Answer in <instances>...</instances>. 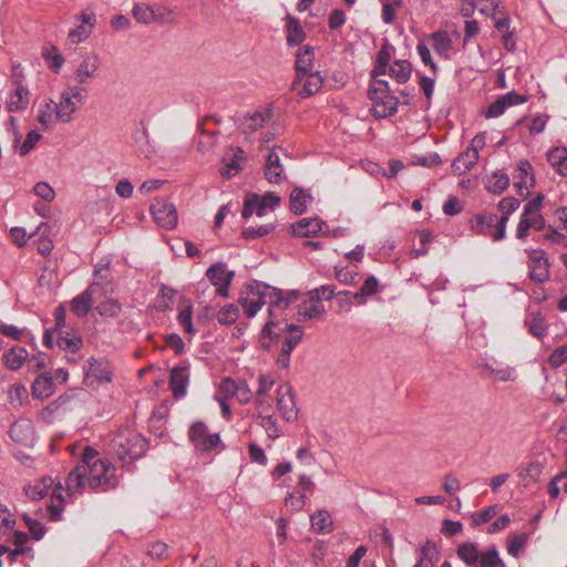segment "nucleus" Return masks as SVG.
I'll list each match as a JSON object with an SVG mask.
<instances>
[{
    "label": "nucleus",
    "instance_id": "f257e3e1",
    "mask_svg": "<svg viewBox=\"0 0 567 567\" xmlns=\"http://www.w3.org/2000/svg\"><path fill=\"white\" fill-rule=\"evenodd\" d=\"M389 82L385 80L372 81L368 89V96L372 102L371 114L377 118L392 116L398 111V99L392 94Z\"/></svg>",
    "mask_w": 567,
    "mask_h": 567
},
{
    "label": "nucleus",
    "instance_id": "f03ea898",
    "mask_svg": "<svg viewBox=\"0 0 567 567\" xmlns=\"http://www.w3.org/2000/svg\"><path fill=\"white\" fill-rule=\"evenodd\" d=\"M456 554L470 567H505L496 546L480 551L477 544L466 542L457 547Z\"/></svg>",
    "mask_w": 567,
    "mask_h": 567
},
{
    "label": "nucleus",
    "instance_id": "7ed1b4c3",
    "mask_svg": "<svg viewBox=\"0 0 567 567\" xmlns=\"http://www.w3.org/2000/svg\"><path fill=\"white\" fill-rule=\"evenodd\" d=\"M114 454L123 465L142 457L148 449L147 441L138 433L118 435L113 442Z\"/></svg>",
    "mask_w": 567,
    "mask_h": 567
},
{
    "label": "nucleus",
    "instance_id": "20e7f679",
    "mask_svg": "<svg viewBox=\"0 0 567 567\" xmlns=\"http://www.w3.org/2000/svg\"><path fill=\"white\" fill-rule=\"evenodd\" d=\"M281 197L272 192H267L265 195L257 193H248L244 200L241 210L243 218L247 219L256 214L258 217L265 216L268 212H274L280 207Z\"/></svg>",
    "mask_w": 567,
    "mask_h": 567
},
{
    "label": "nucleus",
    "instance_id": "39448f33",
    "mask_svg": "<svg viewBox=\"0 0 567 567\" xmlns=\"http://www.w3.org/2000/svg\"><path fill=\"white\" fill-rule=\"evenodd\" d=\"M276 300L270 301L269 319L265 323L260 332V346L265 350H269L274 343H278L284 333V328L280 327L279 320L275 319V311L281 310L280 302L284 300V292L280 289H274Z\"/></svg>",
    "mask_w": 567,
    "mask_h": 567
},
{
    "label": "nucleus",
    "instance_id": "423d86ee",
    "mask_svg": "<svg viewBox=\"0 0 567 567\" xmlns=\"http://www.w3.org/2000/svg\"><path fill=\"white\" fill-rule=\"evenodd\" d=\"M472 230L475 234L489 236L494 241L505 238L507 217H498L495 214L476 215L471 221Z\"/></svg>",
    "mask_w": 567,
    "mask_h": 567
},
{
    "label": "nucleus",
    "instance_id": "0eeeda50",
    "mask_svg": "<svg viewBox=\"0 0 567 567\" xmlns=\"http://www.w3.org/2000/svg\"><path fill=\"white\" fill-rule=\"evenodd\" d=\"M84 383L90 388H96L103 382H111L112 371L105 359L90 358L83 367Z\"/></svg>",
    "mask_w": 567,
    "mask_h": 567
},
{
    "label": "nucleus",
    "instance_id": "6e6552de",
    "mask_svg": "<svg viewBox=\"0 0 567 567\" xmlns=\"http://www.w3.org/2000/svg\"><path fill=\"white\" fill-rule=\"evenodd\" d=\"M528 276L537 284H544L549 279V261L547 254L543 249H527Z\"/></svg>",
    "mask_w": 567,
    "mask_h": 567
},
{
    "label": "nucleus",
    "instance_id": "1a4fd4ad",
    "mask_svg": "<svg viewBox=\"0 0 567 567\" xmlns=\"http://www.w3.org/2000/svg\"><path fill=\"white\" fill-rule=\"evenodd\" d=\"M154 221L164 229H174L178 221L177 210L174 204L156 198L150 207Z\"/></svg>",
    "mask_w": 567,
    "mask_h": 567
},
{
    "label": "nucleus",
    "instance_id": "9d476101",
    "mask_svg": "<svg viewBox=\"0 0 567 567\" xmlns=\"http://www.w3.org/2000/svg\"><path fill=\"white\" fill-rule=\"evenodd\" d=\"M188 437L195 449L200 452H209L220 444L219 434H209L206 424L200 421L192 424Z\"/></svg>",
    "mask_w": 567,
    "mask_h": 567
},
{
    "label": "nucleus",
    "instance_id": "9b49d317",
    "mask_svg": "<svg viewBox=\"0 0 567 567\" xmlns=\"http://www.w3.org/2000/svg\"><path fill=\"white\" fill-rule=\"evenodd\" d=\"M234 275V271L227 270L226 264L224 262H216L206 271V277L210 284L217 288L216 293L220 297H228V288Z\"/></svg>",
    "mask_w": 567,
    "mask_h": 567
},
{
    "label": "nucleus",
    "instance_id": "f8f14e48",
    "mask_svg": "<svg viewBox=\"0 0 567 567\" xmlns=\"http://www.w3.org/2000/svg\"><path fill=\"white\" fill-rule=\"evenodd\" d=\"M323 84V79L319 72H308L305 75H296L291 83V91L297 92L302 97H308L317 93Z\"/></svg>",
    "mask_w": 567,
    "mask_h": 567
},
{
    "label": "nucleus",
    "instance_id": "ddd939ff",
    "mask_svg": "<svg viewBox=\"0 0 567 567\" xmlns=\"http://www.w3.org/2000/svg\"><path fill=\"white\" fill-rule=\"evenodd\" d=\"M315 484L310 477L301 475L295 492L286 497V508L290 507L292 512L301 511L306 505V499L313 493Z\"/></svg>",
    "mask_w": 567,
    "mask_h": 567
},
{
    "label": "nucleus",
    "instance_id": "4468645a",
    "mask_svg": "<svg viewBox=\"0 0 567 567\" xmlns=\"http://www.w3.org/2000/svg\"><path fill=\"white\" fill-rule=\"evenodd\" d=\"M189 378L190 373L188 361H184L181 365L174 367L171 370L169 388L176 400L186 395Z\"/></svg>",
    "mask_w": 567,
    "mask_h": 567
},
{
    "label": "nucleus",
    "instance_id": "2eb2a0df",
    "mask_svg": "<svg viewBox=\"0 0 567 567\" xmlns=\"http://www.w3.org/2000/svg\"><path fill=\"white\" fill-rule=\"evenodd\" d=\"M101 285L100 281H93L83 292L72 299L71 310L78 317H85L92 309L93 302L97 300L95 296Z\"/></svg>",
    "mask_w": 567,
    "mask_h": 567
},
{
    "label": "nucleus",
    "instance_id": "dca6fc26",
    "mask_svg": "<svg viewBox=\"0 0 567 567\" xmlns=\"http://www.w3.org/2000/svg\"><path fill=\"white\" fill-rule=\"evenodd\" d=\"M514 186L520 196L529 194V188L534 186L535 179L533 167L528 161H519L513 174Z\"/></svg>",
    "mask_w": 567,
    "mask_h": 567
},
{
    "label": "nucleus",
    "instance_id": "f3484780",
    "mask_svg": "<svg viewBox=\"0 0 567 567\" xmlns=\"http://www.w3.org/2000/svg\"><path fill=\"white\" fill-rule=\"evenodd\" d=\"M434 52L444 60L451 59V51L453 49V41L446 31H435L427 35Z\"/></svg>",
    "mask_w": 567,
    "mask_h": 567
},
{
    "label": "nucleus",
    "instance_id": "a211bd4d",
    "mask_svg": "<svg viewBox=\"0 0 567 567\" xmlns=\"http://www.w3.org/2000/svg\"><path fill=\"white\" fill-rule=\"evenodd\" d=\"M295 68L296 75H305L308 72H313L315 64V48L311 45H302L295 52Z\"/></svg>",
    "mask_w": 567,
    "mask_h": 567
},
{
    "label": "nucleus",
    "instance_id": "6ab92c4d",
    "mask_svg": "<svg viewBox=\"0 0 567 567\" xmlns=\"http://www.w3.org/2000/svg\"><path fill=\"white\" fill-rule=\"evenodd\" d=\"M280 146H274L266 157L264 174L269 183H279L281 179L282 166L280 163Z\"/></svg>",
    "mask_w": 567,
    "mask_h": 567
},
{
    "label": "nucleus",
    "instance_id": "aec40b11",
    "mask_svg": "<svg viewBox=\"0 0 567 567\" xmlns=\"http://www.w3.org/2000/svg\"><path fill=\"white\" fill-rule=\"evenodd\" d=\"M270 117V111L265 113L255 112L247 114L236 121L238 128L246 135L256 132L260 128L265 122Z\"/></svg>",
    "mask_w": 567,
    "mask_h": 567
},
{
    "label": "nucleus",
    "instance_id": "412c9836",
    "mask_svg": "<svg viewBox=\"0 0 567 567\" xmlns=\"http://www.w3.org/2000/svg\"><path fill=\"white\" fill-rule=\"evenodd\" d=\"M440 551L435 543L427 540L417 551V561L413 567H435Z\"/></svg>",
    "mask_w": 567,
    "mask_h": 567
},
{
    "label": "nucleus",
    "instance_id": "4be33fe9",
    "mask_svg": "<svg viewBox=\"0 0 567 567\" xmlns=\"http://www.w3.org/2000/svg\"><path fill=\"white\" fill-rule=\"evenodd\" d=\"M99 69V58L95 54L86 55L75 70V81L84 84L93 78Z\"/></svg>",
    "mask_w": 567,
    "mask_h": 567
},
{
    "label": "nucleus",
    "instance_id": "5701e85b",
    "mask_svg": "<svg viewBox=\"0 0 567 567\" xmlns=\"http://www.w3.org/2000/svg\"><path fill=\"white\" fill-rule=\"evenodd\" d=\"M391 50L392 47L389 44V42H385L379 50L375 58L374 68L371 71L372 81L381 80L380 76L386 75L388 66L390 65L391 60Z\"/></svg>",
    "mask_w": 567,
    "mask_h": 567
},
{
    "label": "nucleus",
    "instance_id": "b1692460",
    "mask_svg": "<svg viewBox=\"0 0 567 567\" xmlns=\"http://www.w3.org/2000/svg\"><path fill=\"white\" fill-rule=\"evenodd\" d=\"M386 74L398 84H404L411 79L412 65L408 60H395L388 66Z\"/></svg>",
    "mask_w": 567,
    "mask_h": 567
},
{
    "label": "nucleus",
    "instance_id": "393cba45",
    "mask_svg": "<svg viewBox=\"0 0 567 567\" xmlns=\"http://www.w3.org/2000/svg\"><path fill=\"white\" fill-rule=\"evenodd\" d=\"M478 161V154L474 150H465L452 163V169L457 175H464L471 171Z\"/></svg>",
    "mask_w": 567,
    "mask_h": 567
},
{
    "label": "nucleus",
    "instance_id": "a878e982",
    "mask_svg": "<svg viewBox=\"0 0 567 567\" xmlns=\"http://www.w3.org/2000/svg\"><path fill=\"white\" fill-rule=\"evenodd\" d=\"M322 221L318 218H303L292 224L290 230L292 235L300 237H310L321 230Z\"/></svg>",
    "mask_w": 567,
    "mask_h": 567
},
{
    "label": "nucleus",
    "instance_id": "bb28decb",
    "mask_svg": "<svg viewBox=\"0 0 567 567\" xmlns=\"http://www.w3.org/2000/svg\"><path fill=\"white\" fill-rule=\"evenodd\" d=\"M76 109V103L71 99L70 92L64 91L61 94L59 104L55 103V115L61 122L69 123Z\"/></svg>",
    "mask_w": 567,
    "mask_h": 567
},
{
    "label": "nucleus",
    "instance_id": "cd10ccee",
    "mask_svg": "<svg viewBox=\"0 0 567 567\" xmlns=\"http://www.w3.org/2000/svg\"><path fill=\"white\" fill-rule=\"evenodd\" d=\"M311 529L316 534H329L332 532V519L330 513L326 509L316 511L310 515Z\"/></svg>",
    "mask_w": 567,
    "mask_h": 567
},
{
    "label": "nucleus",
    "instance_id": "c85d7f7f",
    "mask_svg": "<svg viewBox=\"0 0 567 567\" xmlns=\"http://www.w3.org/2000/svg\"><path fill=\"white\" fill-rule=\"evenodd\" d=\"M547 161L560 176H567V147H554L547 153Z\"/></svg>",
    "mask_w": 567,
    "mask_h": 567
},
{
    "label": "nucleus",
    "instance_id": "c756f323",
    "mask_svg": "<svg viewBox=\"0 0 567 567\" xmlns=\"http://www.w3.org/2000/svg\"><path fill=\"white\" fill-rule=\"evenodd\" d=\"M54 383L49 373H42L32 384V395L37 399H47L53 393Z\"/></svg>",
    "mask_w": 567,
    "mask_h": 567
},
{
    "label": "nucleus",
    "instance_id": "7c9ffc66",
    "mask_svg": "<svg viewBox=\"0 0 567 567\" xmlns=\"http://www.w3.org/2000/svg\"><path fill=\"white\" fill-rule=\"evenodd\" d=\"M85 478L87 481L89 488L93 492H106L109 489H114L118 484V480L115 475H87Z\"/></svg>",
    "mask_w": 567,
    "mask_h": 567
},
{
    "label": "nucleus",
    "instance_id": "2f4dec72",
    "mask_svg": "<svg viewBox=\"0 0 567 567\" xmlns=\"http://www.w3.org/2000/svg\"><path fill=\"white\" fill-rule=\"evenodd\" d=\"M312 196L302 188H295L290 194V210L296 215L306 213Z\"/></svg>",
    "mask_w": 567,
    "mask_h": 567
},
{
    "label": "nucleus",
    "instance_id": "473e14b6",
    "mask_svg": "<svg viewBox=\"0 0 567 567\" xmlns=\"http://www.w3.org/2000/svg\"><path fill=\"white\" fill-rule=\"evenodd\" d=\"M509 186V177L504 172H494L486 177L485 188L493 194L499 195Z\"/></svg>",
    "mask_w": 567,
    "mask_h": 567
},
{
    "label": "nucleus",
    "instance_id": "72a5a7b5",
    "mask_svg": "<svg viewBox=\"0 0 567 567\" xmlns=\"http://www.w3.org/2000/svg\"><path fill=\"white\" fill-rule=\"evenodd\" d=\"M252 297H240L239 302L243 305L245 312L248 318H252L260 310V308L266 303V293L262 292H254L251 290Z\"/></svg>",
    "mask_w": 567,
    "mask_h": 567
},
{
    "label": "nucleus",
    "instance_id": "f704fd0d",
    "mask_svg": "<svg viewBox=\"0 0 567 567\" xmlns=\"http://www.w3.org/2000/svg\"><path fill=\"white\" fill-rule=\"evenodd\" d=\"M27 358L28 352L24 348L13 347L4 352L3 362L10 370H18L22 367Z\"/></svg>",
    "mask_w": 567,
    "mask_h": 567
},
{
    "label": "nucleus",
    "instance_id": "c9c22d12",
    "mask_svg": "<svg viewBox=\"0 0 567 567\" xmlns=\"http://www.w3.org/2000/svg\"><path fill=\"white\" fill-rule=\"evenodd\" d=\"M86 474L87 473H85L84 465H76L69 473L65 481L66 491L69 494H73L84 486Z\"/></svg>",
    "mask_w": 567,
    "mask_h": 567
},
{
    "label": "nucleus",
    "instance_id": "e433bc0d",
    "mask_svg": "<svg viewBox=\"0 0 567 567\" xmlns=\"http://www.w3.org/2000/svg\"><path fill=\"white\" fill-rule=\"evenodd\" d=\"M177 296V290L162 284L158 290V301L156 308L159 311H171L174 307V301Z\"/></svg>",
    "mask_w": 567,
    "mask_h": 567
},
{
    "label": "nucleus",
    "instance_id": "4c0bfd02",
    "mask_svg": "<svg viewBox=\"0 0 567 567\" xmlns=\"http://www.w3.org/2000/svg\"><path fill=\"white\" fill-rule=\"evenodd\" d=\"M324 312V307L320 300L312 299L309 295V300L303 301L298 309L299 316L303 319H313L321 316Z\"/></svg>",
    "mask_w": 567,
    "mask_h": 567
},
{
    "label": "nucleus",
    "instance_id": "58836bf2",
    "mask_svg": "<svg viewBox=\"0 0 567 567\" xmlns=\"http://www.w3.org/2000/svg\"><path fill=\"white\" fill-rule=\"evenodd\" d=\"M303 337V330L300 326L289 324L286 326V360H288L290 352L297 347Z\"/></svg>",
    "mask_w": 567,
    "mask_h": 567
},
{
    "label": "nucleus",
    "instance_id": "ea45409f",
    "mask_svg": "<svg viewBox=\"0 0 567 567\" xmlns=\"http://www.w3.org/2000/svg\"><path fill=\"white\" fill-rule=\"evenodd\" d=\"M56 344L60 349L74 353L80 350L83 341L80 336L70 337L68 332L62 331L58 333Z\"/></svg>",
    "mask_w": 567,
    "mask_h": 567
},
{
    "label": "nucleus",
    "instance_id": "a19ab883",
    "mask_svg": "<svg viewBox=\"0 0 567 567\" xmlns=\"http://www.w3.org/2000/svg\"><path fill=\"white\" fill-rule=\"evenodd\" d=\"M28 94L29 90L19 84L11 97V101L8 103V111L18 112L24 110L28 104V101L25 100Z\"/></svg>",
    "mask_w": 567,
    "mask_h": 567
},
{
    "label": "nucleus",
    "instance_id": "79ce46f5",
    "mask_svg": "<svg viewBox=\"0 0 567 567\" xmlns=\"http://www.w3.org/2000/svg\"><path fill=\"white\" fill-rule=\"evenodd\" d=\"M378 288V279L374 276H369L360 287L359 291L353 293V298L355 300H359L360 302H364L368 297H371L374 293H377Z\"/></svg>",
    "mask_w": 567,
    "mask_h": 567
},
{
    "label": "nucleus",
    "instance_id": "37998d69",
    "mask_svg": "<svg viewBox=\"0 0 567 567\" xmlns=\"http://www.w3.org/2000/svg\"><path fill=\"white\" fill-rule=\"evenodd\" d=\"M230 157L224 158L225 162V169L221 172V175L224 177H230L231 173L230 171H238L240 169V162L245 159L244 151L240 147H237L236 150L231 151Z\"/></svg>",
    "mask_w": 567,
    "mask_h": 567
},
{
    "label": "nucleus",
    "instance_id": "c03bdc74",
    "mask_svg": "<svg viewBox=\"0 0 567 567\" xmlns=\"http://www.w3.org/2000/svg\"><path fill=\"white\" fill-rule=\"evenodd\" d=\"M95 309L102 317L115 318L121 313L122 306L116 299L107 298L101 301Z\"/></svg>",
    "mask_w": 567,
    "mask_h": 567
},
{
    "label": "nucleus",
    "instance_id": "a18cd8bd",
    "mask_svg": "<svg viewBox=\"0 0 567 567\" xmlns=\"http://www.w3.org/2000/svg\"><path fill=\"white\" fill-rule=\"evenodd\" d=\"M238 317L239 308L234 303L224 306L216 315L217 321L224 326L233 324L234 322H236Z\"/></svg>",
    "mask_w": 567,
    "mask_h": 567
},
{
    "label": "nucleus",
    "instance_id": "49530a36",
    "mask_svg": "<svg viewBox=\"0 0 567 567\" xmlns=\"http://www.w3.org/2000/svg\"><path fill=\"white\" fill-rule=\"evenodd\" d=\"M286 29L288 32L286 40L289 44L298 45L305 40V31L296 20L289 19Z\"/></svg>",
    "mask_w": 567,
    "mask_h": 567
},
{
    "label": "nucleus",
    "instance_id": "de8ad7c7",
    "mask_svg": "<svg viewBox=\"0 0 567 567\" xmlns=\"http://www.w3.org/2000/svg\"><path fill=\"white\" fill-rule=\"evenodd\" d=\"M134 140L145 157L152 156V154L155 152V146L150 142L148 132L145 127H142L135 132Z\"/></svg>",
    "mask_w": 567,
    "mask_h": 567
},
{
    "label": "nucleus",
    "instance_id": "09e8293b",
    "mask_svg": "<svg viewBox=\"0 0 567 567\" xmlns=\"http://www.w3.org/2000/svg\"><path fill=\"white\" fill-rule=\"evenodd\" d=\"M62 486L59 485L52 493V502L49 506L50 519L59 522L63 512V498L61 494Z\"/></svg>",
    "mask_w": 567,
    "mask_h": 567
},
{
    "label": "nucleus",
    "instance_id": "8fccbe9b",
    "mask_svg": "<svg viewBox=\"0 0 567 567\" xmlns=\"http://www.w3.org/2000/svg\"><path fill=\"white\" fill-rule=\"evenodd\" d=\"M132 14L134 19L143 24H150L154 22V12L152 11V7L145 3H135L133 6Z\"/></svg>",
    "mask_w": 567,
    "mask_h": 567
},
{
    "label": "nucleus",
    "instance_id": "3c124183",
    "mask_svg": "<svg viewBox=\"0 0 567 567\" xmlns=\"http://www.w3.org/2000/svg\"><path fill=\"white\" fill-rule=\"evenodd\" d=\"M543 473V465L535 461L528 463L524 468H520L518 472V477L526 482V481H533L536 482L540 474Z\"/></svg>",
    "mask_w": 567,
    "mask_h": 567
},
{
    "label": "nucleus",
    "instance_id": "603ef678",
    "mask_svg": "<svg viewBox=\"0 0 567 567\" xmlns=\"http://www.w3.org/2000/svg\"><path fill=\"white\" fill-rule=\"evenodd\" d=\"M416 52H417L422 63L425 66H429L432 74L434 76H436V74L439 73V66L432 59L430 48L424 42H419L416 44Z\"/></svg>",
    "mask_w": 567,
    "mask_h": 567
},
{
    "label": "nucleus",
    "instance_id": "864d4df0",
    "mask_svg": "<svg viewBox=\"0 0 567 567\" xmlns=\"http://www.w3.org/2000/svg\"><path fill=\"white\" fill-rule=\"evenodd\" d=\"M87 475H99V476L115 475V467L106 461L95 460L92 463V466H90V468L87 470L86 476Z\"/></svg>",
    "mask_w": 567,
    "mask_h": 567
},
{
    "label": "nucleus",
    "instance_id": "5fc2aeb1",
    "mask_svg": "<svg viewBox=\"0 0 567 567\" xmlns=\"http://www.w3.org/2000/svg\"><path fill=\"white\" fill-rule=\"evenodd\" d=\"M22 519L34 540H40L43 538L47 529L39 520L31 518L28 514H23Z\"/></svg>",
    "mask_w": 567,
    "mask_h": 567
},
{
    "label": "nucleus",
    "instance_id": "6e6d98bb",
    "mask_svg": "<svg viewBox=\"0 0 567 567\" xmlns=\"http://www.w3.org/2000/svg\"><path fill=\"white\" fill-rule=\"evenodd\" d=\"M103 267L95 268L94 270V281H100L102 285L99 287L97 292L101 293V296L106 297L107 293H113L114 288L112 284V278L109 275H103Z\"/></svg>",
    "mask_w": 567,
    "mask_h": 567
},
{
    "label": "nucleus",
    "instance_id": "4d7b16f0",
    "mask_svg": "<svg viewBox=\"0 0 567 567\" xmlns=\"http://www.w3.org/2000/svg\"><path fill=\"white\" fill-rule=\"evenodd\" d=\"M527 540L528 535L526 533L515 535L508 544V554H511L513 557H518L526 546Z\"/></svg>",
    "mask_w": 567,
    "mask_h": 567
},
{
    "label": "nucleus",
    "instance_id": "13d9d810",
    "mask_svg": "<svg viewBox=\"0 0 567 567\" xmlns=\"http://www.w3.org/2000/svg\"><path fill=\"white\" fill-rule=\"evenodd\" d=\"M53 113H55V102L53 100H49L40 105L38 122L47 126L51 122Z\"/></svg>",
    "mask_w": 567,
    "mask_h": 567
},
{
    "label": "nucleus",
    "instance_id": "bf43d9fd",
    "mask_svg": "<svg viewBox=\"0 0 567 567\" xmlns=\"http://www.w3.org/2000/svg\"><path fill=\"white\" fill-rule=\"evenodd\" d=\"M261 425L267 432L269 439L274 440L280 436V427L272 415L261 416Z\"/></svg>",
    "mask_w": 567,
    "mask_h": 567
},
{
    "label": "nucleus",
    "instance_id": "052dcab7",
    "mask_svg": "<svg viewBox=\"0 0 567 567\" xmlns=\"http://www.w3.org/2000/svg\"><path fill=\"white\" fill-rule=\"evenodd\" d=\"M475 6L482 14L494 17L498 12L499 0H475Z\"/></svg>",
    "mask_w": 567,
    "mask_h": 567
},
{
    "label": "nucleus",
    "instance_id": "680f3d73",
    "mask_svg": "<svg viewBox=\"0 0 567 567\" xmlns=\"http://www.w3.org/2000/svg\"><path fill=\"white\" fill-rule=\"evenodd\" d=\"M42 138V135L38 131H31L27 134L24 142L20 146V155L25 156L29 154L37 143Z\"/></svg>",
    "mask_w": 567,
    "mask_h": 567
},
{
    "label": "nucleus",
    "instance_id": "e2e57ef3",
    "mask_svg": "<svg viewBox=\"0 0 567 567\" xmlns=\"http://www.w3.org/2000/svg\"><path fill=\"white\" fill-rule=\"evenodd\" d=\"M496 506H488L472 515L473 524L476 526L488 523L496 515Z\"/></svg>",
    "mask_w": 567,
    "mask_h": 567
},
{
    "label": "nucleus",
    "instance_id": "0e129e2a",
    "mask_svg": "<svg viewBox=\"0 0 567 567\" xmlns=\"http://www.w3.org/2000/svg\"><path fill=\"white\" fill-rule=\"evenodd\" d=\"M567 362V344L555 349L548 358L551 368L557 369Z\"/></svg>",
    "mask_w": 567,
    "mask_h": 567
},
{
    "label": "nucleus",
    "instance_id": "69168bd1",
    "mask_svg": "<svg viewBox=\"0 0 567 567\" xmlns=\"http://www.w3.org/2000/svg\"><path fill=\"white\" fill-rule=\"evenodd\" d=\"M34 194L45 202H52L55 197L53 188L45 182H38L34 185Z\"/></svg>",
    "mask_w": 567,
    "mask_h": 567
},
{
    "label": "nucleus",
    "instance_id": "338daca9",
    "mask_svg": "<svg viewBox=\"0 0 567 567\" xmlns=\"http://www.w3.org/2000/svg\"><path fill=\"white\" fill-rule=\"evenodd\" d=\"M336 287L333 285H323L319 288H316L309 292L312 299L321 300L327 299L330 300L336 296Z\"/></svg>",
    "mask_w": 567,
    "mask_h": 567
},
{
    "label": "nucleus",
    "instance_id": "774afa93",
    "mask_svg": "<svg viewBox=\"0 0 567 567\" xmlns=\"http://www.w3.org/2000/svg\"><path fill=\"white\" fill-rule=\"evenodd\" d=\"M23 489L25 495L33 501L42 499L48 494L47 486L43 484H37V482L34 484L27 485Z\"/></svg>",
    "mask_w": 567,
    "mask_h": 567
}]
</instances>
